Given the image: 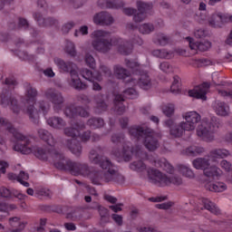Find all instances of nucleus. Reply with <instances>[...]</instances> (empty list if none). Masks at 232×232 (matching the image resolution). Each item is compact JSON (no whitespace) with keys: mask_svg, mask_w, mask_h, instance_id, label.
<instances>
[{"mask_svg":"<svg viewBox=\"0 0 232 232\" xmlns=\"http://www.w3.org/2000/svg\"><path fill=\"white\" fill-rule=\"evenodd\" d=\"M143 146H145L146 150L149 151H156L160 147V140L162 139V134L160 132H156L152 129L146 128Z\"/></svg>","mask_w":232,"mask_h":232,"instance_id":"nucleus-8","label":"nucleus"},{"mask_svg":"<svg viewBox=\"0 0 232 232\" xmlns=\"http://www.w3.org/2000/svg\"><path fill=\"white\" fill-rule=\"evenodd\" d=\"M35 157H37V159L40 160H48V159H51V160L53 162V166L55 167L57 160L58 162H63L64 154L55 149L37 148Z\"/></svg>","mask_w":232,"mask_h":232,"instance_id":"nucleus-9","label":"nucleus"},{"mask_svg":"<svg viewBox=\"0 0 232 232\" xmlns=\"http://www.w3.org/2000/svg\"><path fill=\"white\" fill-rule=\"evenodd\" d=\"M152 54L154 57H160V59H169L171 57V54L166 51L165 49H157L152 52Z\"/></svg>","mask_w":232,"mask_h":232,"instance_id":"nucleus-50","label":"nucleus"},{"mask_svg":"<svg viewBox=\"0 0 232 232\" xmlns=\"http://www.w3.org/2000/svg\"><path fill=\"white\" fill-rule=\"evenodd\" d=\"M179 173H182L184 177H187L188 179H194L195 178V173H193V170L189 169L186 165H179Z\"/></svg>","mask_w":232,"mask_h":232,"instance_id":"nucleus-44","label":"nucleus"},{"mask_svg":"<svg viewBox=\"0 0 232 232\" xmlns=\"http://www.w3.org/2000/svg\"><path fill=\"white\" fill-rule=\"evenodd\" d=\"M122 102H124V96L116 94L114 98V110L118 115H122L126 111V106Z\"/></svg>","mask_w":232,"mask_h":232,"instance_id":"nucleus-29","label":"nucleus"},{"mask_svg":"<svg viewBox=\"0 0 232 232\" xmlns=\"http://www.w3.org/2000/svg\"><path fill=\"white\" fill-rule=\"evenodd\" d=\"M104 95L99 94L95 97L96 113H102L108 110V103L104 102Z\"/></svg>","mask_w":232,"mask_h":232,"instance_id":"nucleus-34","label":"nucleus"},{"mask_svg":"<svg viewBox=\"0 0 232 232\" xmlns=\"http://www.w3.org/2000/svg\"><path fill=\"white\" fill-rule=\"evenodd\" d=\"M220 167L222 169H225V171H231V162L227 161V160H221Z\"/></svg>","mask_w":232,"mask_h":232,"instance_id":"nucleus-64","label":"nucleus"},{"mask_svg":"<svg viewBox=\"0 0 232 232\" xmlns=\"http://www.w3.org/2000/svg\"><path fill=\"white\" fill-rule=\"evenodd\" d=\"M38 136L42 140H44V142H46V144H48L51 147H53L55 146V144H57V140H55V138H53V135H52L50 131L44 129L38 130Z\"/></svg>","mask_w":232,"mask_h":232,"instance_id":"nucleus-27","label":"nucleus"},{"mask_svg":"<svg viewBox=\"0 0 232 232\" xmlns=\"http://www.w3.org/2000/svg\"><path fill=\"white\" fill-rule=\"evenodd\" d=\"M0 99L1 104L5 108H6V106H10V110H12L14 113H19V111H21V108H19V104L17 103V100L15 98L1 94Z\"/></svg>","mask_w":232,"mask_h":232,"instance_id":"nucleus-19","label":"nucleus"},{"mask_svg":"<svg viewBox=\"0 0 232 232\" xmlns=\"http://www.w3.org/2000/svg\"><path fill=\"white\" fill-rule=\"evenodd\" d=\"M139 31L143 35H148V34H151V32L155 31V26L153 24H143L139 27Z\"/></svg>","mask_w":232,"mask_h":232,"instance_id":"nucleus-47","label":"nucleus"},{"mask_svg":"<svg viewBox=\"0 0 232 232\" xmlns=\"http://www.w3.org/2000/svg\"><path fill=\"white\" fill-rule=\"evenodd\" d=\"M112 182H115L116 184H124V182H126V179L124 178V176H122V174L116 171Z\"/></svg>","mask_w":232,"mask_h":232,"instance_id":"nucleus-61","label":"nucleus"},{"mask_svg":"<svg viewBox=\"0 0 232 232\" xmlns=\"http://www.w3.org/2000/svg\"><path fill=\"white\" fill-rule=\"evenodd\" d=\"M129 134L134 139H140V137H144L146 135V128L143 127H130L129 129Z\"/></svg>","mask_w":232,"mask_h":232,"instance_id":"nucleus-41","label":"nucleus"},{"mask_svg":"<svg viewBox=\"0 0 232 232\" xmlns=\"http://www.w3.org/2000/svg\"><path fill=\"white\" fill-rule=\"evenodd\" d=\"M113 72L117 79H127V77L130 75L128 69L122 67L121 65H114Z\"/></svg>","mask_w":232,"mask_h":232,"instance_id":"nucleus-38","label":"nucleus"},{"mask_svg":"<svg viewBox=\"0 0 232 232\" xmlns=\"http://www.w3.org/2000/svg\"><path fill=\"white\" fill-rule=\"evenodd\" d=\"M55 168L57 169H62L63 171H70L71 175H74V177H88L90 175V166L86 163H81L72 161L71 160L66 159L63 156V160L62 161L56 160Z\"/></svg>","mask_w":232,"mask_h":232,"instance_id":"nucleus-2","label":"nucleus"},{"mask_svg":"<svg viewBox=\"0 0 232 232\" xmlns=\"http://www.w3.org/2000/svg\"><path fill=\"white\" fill-rule=\"evenodd\" d=\"M133 171H144L146 169V164L142 160L134 161L130 166Z\"/></svg>","mask_w":232,"mask_h":232,"instance_id":"nucleus-51","label":"nucleus"},{"mask_svg":"<svg viewBox=\"0 0 232 232\" xmlns=\"http://www.w3.org/2000/svg\"><path fill=\"white\" fill-rule=\"evenodd\" d=\"M220 123L217 118H212L209 121H203L197 128V135L205 142H213L215 140V133L218 130Z\"/></svg>","mask_w":232,"mask_h":232,"instance_id":"nucleus-5","label":"nucleus"},{"mask_svg":"<svg viewBox=\"0 0 232 232\" xmlns=\"http://www.w3.org/2000/svg\"><path fill=\"white\" fill-rule=\"evenodd\" d=\"M118 52H120L121 55H130V53L133 52V44L123 42L118 46Z\"/></svg>","mask_w":232,"mask_h":232,"instance_id":"nucleus-40","label":"nucleus"},{"mask_svg":"<svg viewBox=\"0 0 232 232\" xmlns=\"http://www.w3.org/2000/svg\"><path fill=\"white\" fill-rule=\"evenodd\" d=\"M78 137L82 140V142H88L90 139H92V131L91 130H85L82 133L79 131Z\"/></svg>","mask_w":232,"mask_h":232,"instance_id":"nucleus-59","label":"nucleus"},{"mask_svg":"<svg viewBox=\"0 0 232 232\" xmlns=\"http://www.w3.org/2000/svg\"><path fill=\"white\" fill-rule=\"evenodd\" d=\"M86 126L84 125H79V123H76L74 125H72L70 127H66L63 129V134L66 137H71V139H75L79 137V131H82Z\"/></svg>","mask_w":232,"mask_h":232,"instance_id":"nucleus-22","label":"nucleus"},{"mask_svg":"<svg viewBox=\"0 0 232 232\" xmlns=\"http://www.w3.org/2000/svg\"><path fill=\"white\" fill-rule=\"evenodd\" d=\"M170 41L169 36L160 33L157 35L155 43L157 44H160V46H166V44H169Z\"/></svg>","mask_w":232,"mask_h":232,"instance_id":"nucleus-46","label":"nucleus"},{"mask_svg":"<svg viewBox=\"0 0 232 232\" xmlns=\"http://www.w3.org/2000/svg\"><path fill=\"white\" fill-rule=\"evenodd\" d=\"M115 173H117V170H115V169H110L104 173L102 171H97L95 173L96 180L102 179L105 182H113V179H115Z\"/></svg>","mask_w":232,"mask_h":232,"instance_id":"nucleus-26","label":"nucleus"},{"mask_svg":"<svg viewBox=\"0 0 232 232\" xmlns=\"http://www.w3.org/2000/svg\"><path fill=\"white\" fill-rule=\"evenodd\" d=\"M44 97L53 104V108H61L64 104V96L63 93L55 89H47L44 92Z\"/></svg>","mask_w":232,"mask_h":232,"instance_id":"nucleus-13","label":"nucleus"},{"mask_svg":"<svg viewBox=\"0 0 232 232\" xmlns=\"http://www.w3.org/2000/svg\"><path fill=\"white\" fill-rule=\"evenodd\" d=\"M160 70H161L163 73H173V65H170L169 62H162L160 64Z\"/></svg>","mask_w":232,"mask_h":232,"instance_id":"nucleus-54","label":"nucleus"},{"mask_svg":"<svg viewBox=\"0 0 232 232\" xmlns=\"http://www.w3.org/2000/svg\"><path fill=\"white\" fill-rule=\"evenodd\" d=\"M156 168H161L163 171H167V173H173V166L166 160V159H160L158 161H155Z\"/></svg>","mask_w":232,"mask_h":232,"instance_id":"nucleus-39","label":"nucleus"},{"mask_svg":"<svg viewBox=\"0 0 232 232\" xmlns=\"http://www.w3.org/2000/svg\"><path fill=\"white\" fill-rule=\"evenodd\" d=\"M54 64L58 66V68L64 72L65 73L70 72L71 75V85L74 90H86L88 86L86 83H83L79 78V73L77 72V65L72 62H64V60L61 58H54Z\"/></svg>","mask_w":232,"mask_h":232,"instance_id":"nucleus-3","label":"nucleus"},{"mask_svg":"<svg viewBox=\"0 0 232 232\" xmlns=\"http://www.w3.org/2000/svg\"><path fill=\"white\" fill-rule=\"evenodd\" d=\"M87 125L90 126V128L97 130V128H102V126H104V120H102V118H90L87 121Z\"/></svg>","mask_w":232,"mask_h":232,"instance_id":"nucleus-43","label":"nucleus"},{"mask_svg":"<svg viewBox=\"0 0 232 232\" xmlns=\"http://www.w3.org/2000/svg\"><path fill=\"white\" fill-rule=\"evenodd\" d=\"M231 156V152L226 149H214L210 151V157L214 159H226Z\"/></svg>","mask_w":232,"mask_h":232,"instance_id":"nucleus-37","label":"nucleus"},{"mask_svg":"<svg viewBox=\"0 0 232 232\" xmlns=\"http://www.w3.org/2000/svg\"><path fill=\"white\" fill-rule=\"evenodd\" d=\"M89 160L92 162V164H99L101 161V158L99 157V153H97V150H92L89 152Z\"/></svg>","mask_w":232,"mask_h":232,"instance_id":"nucleus-53","label":"nucleus"},{"mask_svg":"<svg viewBox=\"0 0 232 232\" xmlns=\"http://www.w3.org/2000/svg\"><path fill=\"white\" fill-rule=\"evenodd\" d=\"M165 124L169 128L170 135L173 137H182L184 131H186L183 121L177 125L173 120H168L165 121Z\"/></svg>","mask_w":232,"mask_h":232,"instance_id":"nucleus-18","label":"nucleus"},{"mask_svg":"<svg viewBox=\"0 0 232 232\" xmlns=\"http://www.w3.org/2000/svg\"><path fill=\"white\" fill-rule=\"evenodd\" d=\"M92 46L99 53H109L113 48V40L110 36V32L96 30L92 34Z\"/></svg>","mask_w":232,"mask_h":232,"instance_id":"nucleus-4","label":"nucleus"},{"mask_svg":"<svg viewBox=\"0 0 232 232\" xmlns=\"http://www.w3.org/2000/svg\"><path fill=\"white\" fill-rule=\"evenodd\" d=\"M27 102H35V97H37V90L34 89L32 86L26 89Z\"/></svg>","mask_w":232,"mask_h":232,"instance_id":"nucleus-48","label":"nucleus"},{"mask_svg":"<svg viewBox=\"0 0 232 232\" xmlns=\"http://www.w3.org/2000/svg\"><path fill=\"white\" fill-rule=\"evenodd\" d=\"M34 19L37 21L39 26H57L59 24V22L54 18H44L40 13L34 14Z\"/></svg>","mask_w":232,"mask_h":232,"instance_id":"nucleus-24","label":"nucleus"},{"mask_svg":"<svg viewBox=\"0 0 232 232\" xmlns=\"http://www.w3.org/2000/svg\"><path fill=\"white\" fill-rule=\"evenodd\" d=\"M66 146L73 155L81 157V153H82V146H81V142L77 140H68Z\"/></svg>","mask_w":232,"mask_h":232,"instance_id":"nucleus-28","label":"nucleus"},{"mask_svg":"<svg viewBox=\"0 0 232 232\" xmlns=\"http://www.w3.org/2000/svg\"><path fill=\"white\" fill-rule=\"evenodd\" d=\"M182 118L185 120L183 126L186 131H193L195 128H197V124L199 123L202 119L200 114L195 111L183 113Z\"/></svg>","mask_w":232,"mask_h":232,"instance_id":"nucleus-11","label":"nucleus"},{"mask_svg":"<svg viewBox=\"0 0 232 232\" xmlns=\"http://www.w3.org/2000/svg\"><path fill=\"white\" fill-rule=\"evenodd\" d=\"M204 208L205 209H208V211H210V213H213V215H220V208H218L217 205L215 203L211 202L209 199H204L203 200Z\"/></svg>","mask_w":232,"mask_h":232,"instance_id":"nucleus-42","label":"nucleus"},{"mask_svg":"<svg viewBox=\"0 0 232 232\" xmlns=\"http://www.w3.org/2000/svg\"><path fill=\"white\" fill-rule=\"evenodd\" d=\"M36 195L38 197H50L51 192H50V189L48 188H40L36 191Z\"/></svg>","mask_w":232,"mask_h":232,"instance_id":"nucleus-63","label":"nucleus"},{"mask_svg":"<svg viewBox=\"0 0 232 232\" xmlns=\"http://www.w3.org/2000/svg\"><path fill=\"white\" fill-rule=\"evenodd\" d=\"M92 209H97L100 215L101 224H108L110 222V210L101 206L98 202H93Z\"/></svg>","mask_w":232,"mask_h":232,"instance_id":"nucleus-21","label":"nucleus"},{"mask_svg":"<svg viewBox=\"0 0 232 232\" xmlns=\"http://www.w3.org/2000/svg\"><path fill=\"white\" fill-rule=\"evenodd\" d=\"M122 6H124V3L122 1L107 0L105 1L103 8H122Z\"/></svg>","mask_w":232,"mask_h":232,"instance_id":"nucleus-49","label":"nucleus"},{"mask_svg":"<svg viewBox=\"0 0 232 232\" xmlns=\"http://www.w3.org/2000/svg\"><path fill=\"white\" fill-rule=\"evenodd\" d=\"M113 16H111L108 12H101L93 16L94 24H98L100 26H110L113 24Z\"/></svg>","mask_w":232,"mask_h":232,"instance_id":"nucleus-17","label":"nucleus"},{"mask_svg":"<svg viewBox=\"0 0 232 232\" xmlns=\"http://www.w3.org/2000/svg\"><path fill=\"white\" fill-rule=\"evenodd\" d=\"M64 115L69 119H75L76 117H90V112L81 106L72 104L65 107Z\"/></svg>","mask_w":232,"mask_h":232,"instance_id":"nucleus-14","label":"nucleus"},{"mask_svg":"<svg viewBox=\"0 0 232 232\" xmlns=\"http://www.w3.org/2000/svg\"><path fill=\"white\" fill-rule=\"evenodd\" d=\"M215 111L217 115L226 117L227 115H229V105L224 102H217Z\"/></svg>","mask_w":232,"mask_h":232,"instance_id":"nucleus-32","label":"nucleus"},{"mask_svg":"<svg viewBox=\"0 0 232 232\" xmlns=\"http://www.w3.org/2000/svg\"><path fill=\"white\" fill-rule=\"evenodd\" d=\"M125 65L127 68H130V70H139L140 68V64L137 62L125 60Z\"/></svg>","mask_w":232,"mask_h":232,"instance_id":"nucleus-60","label":"nucleus"},{"mask_svg":"<svg viewBox=\"0 0 232 232\" xmlns=\"http://www.w3.org/2000/svg\"><path fill=\"white\" fill-rule=\"evenodd\" d=\"M205 189L208 191H214L215 193H222L227 189V186L224 182L207 183Z\"/></svg>","mask_w":232,"mask_h":232,"instance_id":"nucleus-30","label":"nucleus"},{"mask_svg":"<svg viewBox=\"0 0 232 232\" xmlns=\"http://www.w3.org/2000/svg\"><path fill=\"white\" fill-rule=\"evenodd\" d=\"M163 113L167 117H171V115H173V113H175V105L169 103V104L166 105L165 107H163Z\"/></svg>","mask_w":232,"mask_h":232,"instance_id":"nucleus-57","label":"nucleus"},{"mask_svg":"<svg viewBox=\"0 0 232 232\" xmlns=\"http://www.w3.org/2000/svg\"><path fill=\"white\" fill-rule=\"evenodd\" d=\"M192 166L195 169H202L203 171L211 166L208 159L206 158H197L192 161Z\"/></svg>","mask_w":232,"mask_h":232,"instance_id":"nucleus-31","label":"nucleus"},{"mask_svg":"<svg viewBox=\"0 0 232 232\" xmlns=\"http://www.w3.org/2000/svg\"><path fill=\"white\" fill-rule=\"evenodd\" d=\"M65 52L68 53V55H71V57H75V55H77V51H75V44L70 41L66 42Z\"/></svg>","mask_w":232,"mask_h":232,"instance_id":"nucleus-52","label":"nucleus"},{"mask_svg":"<svg viewBox=\"0 0 232 232\" xmlns=\"http://www.w3.org/2000/svg\"><path fill=\"white\" fill-rule=\"evenodd\" d=\"M229 21V17L226 16L222 13H218L212 15V20L210 21L211 26L214 28H222L226 23Z\"/></svg>","mask_w":232,"mask_h":232,"instance_id":"nucleus-23","label":"nucleus"},{"mask_svg":"<svg viewBox=\"0 0 232 232\" xmlns=\"http://www.w3.org/2000/svg\"><path fill=\"white\" fill-rule=\"evenodd\" d=\"M148 177L152 184L160 187L169 186V184H174V186H180V184H182V178L177 176L169 178L166 176V174H162V172L155 169H148Z\"/></svg>","mask_w":232,"mask_h":232,"instance_id":"nucleus-6","label":"nucleus"},{"mask_svg":"<svg viewBox=\"0 0 232 232\" xmlns=\"http://www.w3.org/2000/svg\"><path fill=\"white\" fill-rule=\"evenodd\" d=\"M205 177L208 178H218L220 175H222V170L218 169L217 166H211V167H207V169H204L203 171Z\"/></svg>","mask_w":232,"mask_h":232,"instance_id":"nucleus-35","label":"nucleus"},{"mask_svg":"<svg viewBox=\"0 0 232 232\" xmlns=\"http://www.w3.org/2000/svg\"><path fill=\"white\" fill-rule=\"evenodd\" d=\"M1 127L5 128V130H7L9 133H12L13 137L17 140L16 144L13 148L14 151H19L23 155H30V153H32L30 140L14 128L8 120L0 117V128Z\"/></svg>","mask_w":232,"mask_h":232,"instance_id":"nucleus-1","label":"nucleus"},{"mask_svg":"<svg viewBox=\"0 0 232 232\" xmlns=\"http://www.w3.org/2000/svg\"><path fill=\"white\" fill-rule=\"evenodd\" d=\"M112 153L118 159H124L125 162H130V160H131V155H135L136 157H141L143 152L140 146H136L135 148L123 147L122 151L112 150Z\"/></svg>","mask_w":232,"mask_h":232,"instance_id":"nucleus-12","label":"nucleus"},{"mask_svg":"<svg viewBox=\"0 0 232 232\" xmlns=\"http://www.w3.org/2000/svg\"><path fill=\"white\" fill-rule=\"evenodd\" d=\"M124 97L126 99H137L139 97V94L137 93V91L133 88H129L123 92Z\"/></svg>","mask_w":232,"mask_h":232,"instance_id":"nucleus-55","label":"nucleus"},{"mask_svg":"<svg viewBox=\"0 0 232 232\" xmlns=\"http://www.w3.org/2000/svg\"><path fill=\"white\" fill-rule=\"evenodd\" d=\"M151 8H152L151 5L148 3H144L142 1H138L137 2L138 13H135L133 15L134 23H142V21H144V19H146L147 17L146 13L148 12V10H151Z\"/></svg>","mask_w":232,"mask_h":232,"instance_id":"nucleus-15","label":"nucleus"},{"mask_svg":"<svg viewBox=\"0 0 232 232\" xmlns=\"http://www.w3.org/2000/svg\"><path fill=\"white\" fill-rule=\"evenodd\" d=\"M186 41H188L190 50H199V52H208V50L211 48V42L209 41L195 43L193 42V38L189 36L186 37Z\"/></svg>","mask_w":232,"mask_h":232,"instance_id":"nucleus-20","label":"nucleus"},{"mask_svg":"<svg viewBox=\"0 0 232 232\" xmlns=\"http://www.w3.org/2000/svg\"><path fill=\"white\" fill-rule=\"evenodd\" d=\"M206 151V149L200 146L192 145L185 149L184 153L188 157H197V155H202Z\"/></svg>","mask_w":232,"mask_h":232,"instance_id":"nucleus-33","label":"nucleus"},{"mask_svg":"<svg viewBox=\"0 0 232 232\" xmlns=\"http://www.w3.org/2000/svg\"><path fill=\"white\" fill-rule=\"evenodd\" d=\"M73 26H75V23H73V22L66 23L62 27L63 34H69L70 30H72V28H73Z\"/></svg>","mask_w":232,"mask_h":232,"instance_id":"nucleus-62","label":"nucleus"},{"mask_svg":"<svg viewBox=\"0 0 232 232\" xmlns=\"http://www.w3.org/2000/svg\"><path fill=\"white\" fill-rule=\"evenodd\" d=\"M47 124L54 130H63L66 128V121L59 116H53L47 120Z\"/></svg>","mask_w":232,"mask_h":232,"instance_id":"nucleus-25","label":"nucleus"},{"mask_svg":"<svg viewBox=\"0 0 232 232\" xmlns=\"http://www.w3.org/2000/svg\"><path fill=\"white\" fill-rule=\"evenodd\" d=\"M85 63H86L87 66H89V68L95 70L97 63H95V58H93V56H92V54L87 53L85 55Z\"/></svg>","mask_w":232,"mask_h":232,"instance_id":"nucleus-56","label":"nucleus"},{"mask_svg":"<svg viewBox=\"0 0 232 232\" xmlns=\"http://www.w3.org/2000/svg\"><path fill=\"white\" fill-rule=\"evenodd\" d=\"M124 134L122 133H119V134H113L111 136V142H113V144H121V142H124Z\"/></svg>","mask_w":232,"mask_h":232,"instance_id":"nucleus-58","label":"nucleus"},{"mask_svg":"<svg viewBox=\"0 0 232 232\" xmlns=\"http://www.w3.org/2000/svg\"><path fill=\"white\" fill-rule=\"evenodd\" d=\"M102 169H113V163L107 157L101 158L99 163Z\"/></svg>","mask_w":232,"mask_h":232,"instance_id":"nucleus-45","label":"nucleus"},{"mask_svg":"<svg viewBox=\"0 0 232 232\" xmlns=\"http://www.w3.org/2000/svg\"><path fill=\"white\" fill-rule=\"evenodd\" d=\"M127 84L137 86L142 90H150L151 88V78L147 72H140V76H132L127 80Z\"/></svg>","mask_w":232,"mask_h":232,"instance_id":"nucleus-10","label":"nucleus"},{"mask_svg":"<svg viewBox=\"0 0 232 232\" xmlns=\"http://www.w3.org/2000/svg\"><path fill=\"white\" fill-rule=\"evenodd\" d=\"M50 111V104L44 101L34 102L33 105H28L26 113L34 124H39V119L41 113L46 115Z\"/></svg>","mask_w":232,"mask_h":232,"instance_id":"nucleus-7","label":"nucleus"},{"mask_svg":"<svg viewBox=\"0 0 232 232\" xmlns=\"http://www.w3.org/2000/svg\"><path fill=\"white\" fill-rule=\"evenodd\" d=\"M209 82H203L201 85L195 87L193 90L188 91L189 97H193L194 99H201V101H206L208 97H206L208 93V90L210 88Z\"/></svg>","mask_w":232,"mask_h":232,"instance_id":"nucleus-16","label":"nucleus"},{"mask_svg":"<svg viewBox=\"0 0 232 232\" xmlns=\"http://www.w3.org/2000/svg\"><path fill=\"white\" fill-rule=\"evenodd\" d=\"M80 73L83 79H86V81H90L91 82H93V81H102L101 74L95 75L90 69H82Z\"/></svg>","mask_w":232,"mask_h":232,"instance_id":"nucleus-36","label":"nucleus"}]
</instances>
